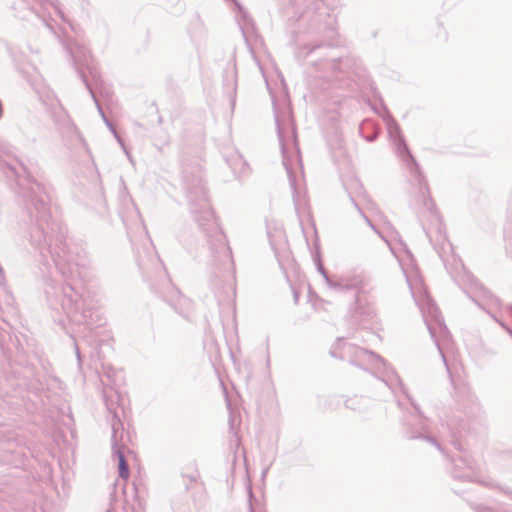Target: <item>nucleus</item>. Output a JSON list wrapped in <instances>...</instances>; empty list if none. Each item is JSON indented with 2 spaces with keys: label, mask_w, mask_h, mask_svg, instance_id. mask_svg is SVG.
<instances>
[{
  "label": "nucleus",
  "mask_w": 512,
  "mask_h": 512,
  "mask_svg": "<svg viewBox=\"0 0 512 512\" xmlns=\"http://www.w3.org/2000/svg\"><path fill=\"white\" fill-rule=\"evenodd\" d=\"M499 324H500V325H501L505 330H507V331L511 334V336H512V330H510V329L506 326L505 322H499Z\"/></svg>",
  "instance_id": "16"
},
{
  "label": "nucleus",
  "mask_w": 512,
  "mask_h": 512,
  "mask_svg": "<svg viewBox=\"0 0 512 512\" xmlns=\"http://www.w3.org/2000/svg\"><path fill=\"white\" fill-rule=\"evenodd\" d=\"M229 412V427L231 431L235 430V427L240 424V416L236 415V413L231 409L230 403L227 404Z\"/></svg>",
  "instance_id": "9"
},
{
  "label": "nucleus",
  "mask_w": 512,
  "mask_h": 512,
  "mask_svg": "<svg viewBox=\"0 0 512 512\" xmlns=\"http://www.w3.org/2000/svg\"><path fill=\"white\" fill-rule=\"evenodd\" d=\"M419 426L421 430H426V424L424 419H420Z\"/></svg>",
  "instance_id": "14"
},
{
  "label": "nucleus",
  "mask_w": 512,
  "mask_h": 512,
  "mask_svg": "<svg viewBox=\"0 0 512 512\" xmlns=\"http://www.w3.org/2000/svg\"><path fill=\"white\" fill-rule=\"evenodd\" d=\"M113 456L118 461V473L122 479H127L130 475L129 464L125 457V446L124 445H113Z\"/></svg>",
  "instance_id": "7"
},
{
  "label": "nucleus",
  "mask_w": 512,
  "mask_h": 512,
  "mask_svg": "<svg viewBox=\"0 0 512 512\" xmlns=\"http://www.w3.org/2000/svg\"><path fill=\"white\" fill-rule=\"evenodd\" d=\"M411 404L413 405V407L415 408V410H417V411H418V413L420 414V411L418 410V406H417L414 402H412V401H411Z\"/></svg>",
  "instance_id": "18"
},
{
  "label": "nucleus",
  "mask_w": 512,
  "mask_h": 512,
  "mask_svg": "<svg viewBox=\"0 0 512 512\" xmlns=\"http://www.w3.org/2000/svg\"><path fill=\"white\" fill-rule=\"evenodd\" d=\"M103 374L100 376L101 383L103 385V393L106 391L107 394H112L114 400H120L118 391L120 372L116 371L111 365L102 364Z\"/></svg>",
  "instance_id": "4"
},
{
  "label": "nucleus",
  "mask_w": 512,
  "mask_h": 512,
  "mask_svg": "<svg viewBox=\"0 0 512 512\" xmlns=\"http://www.w3.org/2000/svg\"><path fill=\"white\" fill-rule=\"evenodd\" d=\"M249 511H250V512H254V508H253V506H252V504H251V503H250Z\"/></svg>",
  "instance_id": "19"
},
{
  "label": "nucleus",
  "mask_w": 512,
  "mask_h": 512,
  "mask_svg": "<svg viewBox=\"0 0 512 512\" xmlns=\"http://www.w3.org/2000/svg\"><path fill=\"white\" fill-rule=\"evenodd\" d=\"M453 445H454V447H455L457 450H459V451L461 450L460 444H459L457 441H454V442H453Z\"/></svg>",
  "instance_id": "17"
},
{
  "label": "nucleus",
  "mask_w": 512,
  "mask_h": 512,
  "mask_svg": "<svg viewBox=\"0 0 512 512\" xmlns=\"http://www.w3.org/2000/svg\"><path fill=\"white\" fill-rule=\"evenodd\" d=\"M119 400H114L112 394H107L104 392V402L107 410L111 414V429H112V446L113 445H121L118 441V435L122 437L123 424L121 419L117 413V408L115 406Z\"/></svg>",
  "instance_id": "5"
},
{
  "label": "nucleus",
  "mask_w": 512,
  "mask_h": 512,
  "mask_svg": "<svg viewBox=\"0 0 512 512\" xmlns=\"http://www.w3.org/2000/svg\"><path fill=\"white\" fill-rule=\"evenodd\" d=\"M381 369H382V371H381L382 376L380 377V379L385 383V385L393 393L396 394L398 389H400L403 392H405L404 387H403V383H402L400 377L398 376V374L391 367H389L387 362H386V366L385 367H381L380 370Z\"/></svg>",
  "instance_id": "6"
},
{
  "label": "nucleus",
  "mask_w": 512,
  "mask_h": 512,
  "mask_svg": "<svg viewBox=\"0 0 512 512\" xmlns=\"http://www.w3.org/2000/svg\"><path fill=\"white\" fill-rule=\"evenodd\" d=\"M75 349H76V356H77L78 363H79V365H81L82 358H81V354H80L79 348H78V346L76 344H75Z\"/></svg>",
  "instance_id": "13"
},
{
  "label": "nucleus",
  "mask_w": 512,
  "mask_h": 512,
  "mask_svg": "<svg viewBox=\"0 0 512 512\" xmlns=\"http://www.w3.org/2000/svg\"><path fill=\"white\" fill-rule=\"evenodd\" d=\"M425 439L427 441H429L430 443H432L433 445H435L440 451H442L441 445L435 439H433L429 436L425 437Z\"/></svg>",
  "instance_id": "12"
},
{
  "label": "nucleus",
  "mask_w": 512,
  "mask_h": 512,
  "mask_svg": "<svg viewBox=\"0 0 512 512\" xmlns=\"http://www.w3.org/2000/svg\"><path fill=\"white\" fill-rule=\"evenodd\" d=\"M457 462H459V463L455 464V470L453 472V476L455 478H459V479L473 480L472 479L473 467H472L471 463L468 461V459L464 458V457H459Z\"/></svg>",
  "instance_id": "8"
},
{
  "label": "nucleus",
  "mask_w": 512,
  "mask_h": 512,
  "mask_svg": "<svg viewBox=\"0 0 512 512\" xmlns=\"http://www.w3.org/2000/svg\"><path fill=\"white\" fill-rule=\"evenodd\" d=\"M336 349V347H333L330 350V354L333 357L340 359H345L346 357H349V362L351 364L358 366L362 369H366L365 366L370 365L373 369L380 371L381 367L386 366V360L371 350L353 346L351 344H345L343 347V351L339 355H337Z\"/></svg>",
  "instance_id": "1"
},
{
  "label": "nucleus",
  "mask_w": 512,
  "mask_h": 512,
  "mask_svg": "<svg viewBox=\"0 0 512 512\" xmlns=\"http://www.w3.org/2000/svg\"><path fill=\"white\" fill-rule=\"evenodd\" d=\"M84 329H85V330H88V333H89V335H88V334H84V337H85V338L89 337V338H90V341H92V340H95V341H96V336H94V334H93V333H92V331H91V329H92V328H91L90 326H85V328H84Z\"/></svg>",
  "instance_id": "11"
},
{
  "label": "nucleus",
  "mask_w": 512,
  "mask_h": 512,
  "mask_svg": "<svg viewBox=\"0 0 512 512\" xmlns=\"http://www.w3.org/2000/svg\"><path fill=\"white\" fill-rule=\"evenodd\" d=\"M422 437L423 436L421 433L415 434L414 432H411V435H410L411 439L422 438Z\"/></svg>",
  "instance_id": "15"
},
{
  "label": "nucleus",
  "mask_w": 512,
  "mask_h": 512,
  "mask_svg": "<svg viewBox=\"0 0 512 512\" xmlns=\"http://www.w3.org/2000/svg\"><path fill=\"white\" fill-rule=\"evenodd\" d=\"M425 324H426V327H427L432 339L434 340V342L436 344V347L442 357V360L444 362V365H445L447 371H449L448 360L444 353V348H445L446 342L448 344L450 343V339H451L450 331L447 329L445 322L435 321V322H425Z\"/></svg>",
  "instance_id": "2"
},
{
  "label": "nucleus",
  "mask_w": 512,
  "mask_h": 512,
  "mask_svg": "<svg viewBox=\"0 0 512 512\" xmlns=\"http://www.w3.org/2000/svg\"><path fill=\"white\" fill-rule=\"evenodd\" d=\"M360 401H365V399L362 398V397H360V398L355 397V398H352V399H348L346 401V407L350 408V409H353V410H357L358 408L355 407V404L360 402Z\"/></svg>",
  "instance_id": "10"
},
{
  "label": "nucleus",
  "mask_w": 512,
  "mask_h": 512,
  "mask_svg": "<svg viewBox=\"0 0 512 512\" xmlns=\"http://www.w3.org/2000/svg\"><path fill=\"white\" fill-rule=\"evenodd\" d=\"M103 374L100 376L101 383L103 385V393L106 391L107 394H112L114 400H120L118 391L120 372L116 371L111 365L102 364Z\"/></svg>",
  "instance_id": "3"
}]
</instances>
